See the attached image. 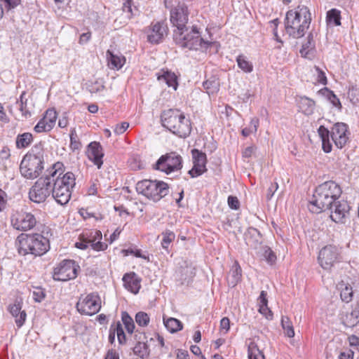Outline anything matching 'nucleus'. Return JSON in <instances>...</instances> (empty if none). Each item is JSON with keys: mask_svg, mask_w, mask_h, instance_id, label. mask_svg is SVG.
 Wrapping results in <instances>:
<instances>
[{"mask_svg": "<svg viewBox=\"0 0 359 359\" xmlns=\"http://www.w3.org/2000/svg\"><path fill=\"white\" fill-rule=\"evenodd\" d=\"M133 352L142 358H147L149 355V347L145 342L138 341L133 348Z\"/></svg>", "mask_w": 359, "mask_h": 359, "instance_id": "e433bc0d", "label": "nucleus"}, {"mask_svg": "<svg viewBox=\"0 0 359 359\" xmlns=\"http://www.w3.org/2000/svg\"><path fill=\"white\" fill-rule=\"evenodd\" d=\"M255 150L254 147H248L245 149L243 151V157L244 158H250L252 156Z\"/></svg>", "mask_w": 359, "mask_h": 359, "instance_id": "0e129e2a", "label": "nucleus"}, {"mask_svg": "<svg viewBox=\"0 0 359 359\" xmlns=\"http://www.w3.org/2000/svg\"><path fill=\"white\" fill-rule=\"evenodd\" d=\"M136 191L147 198L157 202L168 194L169 187L162 181L144 180L137 183Z\"/></svg>", "mask_w": 359, "mask_h": 359, "instance_id": "9d476101", "label": "nucleus"}, {"mask_svg": "<svg viewBox=\"0 0 359 359\" xmlns=\"http://www.w3.org/2000/svg\"><path fill=\"white\" fill-rule=\"evenodd\" d=\"M348 339L349 345L351 347L359 346V337H357L356 335H354V334L351 335L348 337Z\"/></svg>", "mask_w": 359, "mask_h": 359, "instance_id": "680f3d73", "label": "nucleus"}, {"mask_svg": "<svg viewBox=\"0 0 359 359\" xmlns=\"http://www.w3.org/2000/svg\"><path fill=\"white\" fill-rule=\"evenodd\" d=\"M163 323L171 333L177 332L183 328L182 322L174 318H169L167 320L163 318Z\"/></svg>", "mask_w": 359, "mask_h": 359, "instance_id": "2f4dec72", "label": "nucleus"}, {"mask_svg": "<svg viewBox=\"0 0 359 359\" xmlns=\"http://www.w3.org/2000/svg\"><path fill=\"white\" fill-rule=\"evenodd\" d=\"M339 250L334 245L324 247L318 255V261L322 268L325 270L330 269L334 263L339 262Z\"/></svg>", "mask_w": 359, "mask_h": 359, "instance_id": "f3484780", "label": "nucleus"}, {"mask_svg": "<svg viewBox=\"0 0 359 359\" xmlns=\"http://www.w3.org/2000/svg\"><path fill=\"white\" fill-rule=\"evenodd\" d=\"M338 289L340 292V297L343 302L346 303L350 302L353 299V290L351 285L348 283H345L343 280L338 283Z\"/></svg>", "mask_w": 359, "mask_h": 359, "instance_id": "c756f323", "label": "nucleus"}, {"mask_svg": "<svg viewBox=\"0 0 359 359\" xmlns=\"http://www.w3.org/2000/svg\"><path fill=\"white\" fill-rule=\"evenodd\" d=\"M259 119L257 118H253L251 119L249 126L244 128L242 130V135L244 137H248L250 135L255 133L257 132L258 126H259Z\"/></svg>", "mask_w": 359, "mask_h": 359, "instance_id": "ea45409f", "label": "nucleus"}, {"mask_svg": "<svg viewBox=\"0 0 359 359\" xmlns=\"http://www.w3.org/2000/svg\"><path fill=\"white\" fill-rule=\"evenodd\" d=\"M115 335H116V332L114 330V324H112L111 326H110V328H109V341L110 344H114V341H115Z\"/></svg>", "mask_w": 359, "mask_h": 359, "instance_id": "69168bd1", "label": "nucleus"}, {"mask_svg": "<svg viewBox=\"0 0 359 359\" xmlns=\"http://www.w3.org/2000/svg\"><path fill=\"white\" fill-rule=\"evenodd\" d=\"M11 224L18 231H27L36 226V219L32 212L16 210L11 216Z\"/></svg>", "mask_w": 359, "mask_h": 359, "instance_id": "ddd939ff", "label": "nucleus"}, {"mask_svg": "<svg viewBox=\"0 0 359 359\" xmlns=\"http://www.w3.org/2000/svg\"><path fill=\"white\" fill-rule=\"evenodd\" d=\"M59 164H53L48 168L44 175L39 177L29 190V198L35 203H41L52 195L51 184L53 183V173H55Z\"/></svg>", "mask_w": 359, "mask_h": 359, "instance_id": "0eeeda50", "label": "nucleus"}, {"mask_svg": "<svg viewBox=\"0 0 359 359\" xmlns=\"http://www.w3.org/2000/svg\"><path fill=\"white\" fill-rule=\"evenodd\" d=\"M241 277L242 269L238 262H235L229 271L227 278L229 285L231 287L236 286L241 280Z\"/></svg>", "mask_w": 359, "mask_h": 359, "instance_id": "cd10ccee", "label": "nucleus"}, {"mask_svg": "<svg viewBox=\"0 0 359 359\" xmlns=\"http://www.w3.org/2000/svg\"><path fill=\"white\" fill-rule=\"evenodd\" d=\"M22 303L16 300L15 303L9 306L11 314L15 318V323L20 327L25 322L27 314L25 311H21Z\"/></svg>", "mask_w": 359, "mask_h": 359, "instance_id": "b1692460", "label": "nucleus"}, {"mask_svg": "<svg viewBox=\"0 0 359 359\" xmlns=\"http://www.w3.org/2000/svg\"><path fill=\"white\" fill-rule=\"evenodd\" d=\"M259 311L263 314L267 319H272L273 313L267 306L266 292L262 290L259 297Z\"/></svg>", "mask_w": 359, "mask_h": 359, "instance_id": "c85d7f7f", "label": "nucleus"}, {"mask_svg": "<svg viewBox=\"0 0 359 359\" xmlns=\"http://www.w3.org/2000/svg\"><path fill=\"white\" fill-rule=\"evenodd\" d=\"M21 255L41 256L49 249V241L41 234H21L18 237Z\"/></svg>", "mask_w": 359, "mask_h": 359, "instance_id": "6e6552de", "label": "nucleus"}, {"mask_svg": "<svg viewBox=\"0 0 359 359\" xmlns=\"http://www.w3.org/2000/svg\"><path fill=\"white\" fill-rule=\"evenodd\" d=\"M278 189V184L277 182L271 184V185L269 187V189L267 190V193H266V199L268 201L271 199L274 193L277 191Z\"/></svg>", "mask_w": 359, "mask_h": 359, "instance_id": "052dcab7", "label": "nucleus"}, {"mask_svg": "<svg viewBox=\"0 0 359 359\" xmlns=\"http://www.w3.org/2000/svg\"><path fill=\"white\" fill-rule=\"evenodd\" d=\"M19 105V109L22 113L23 118H28L31 116V113L27 108V99L25 100V102L17 103Z\"/></svg>", "mask_w": 359, "mask_h": 359, "instance_id": "603ef678", "label": "nucleus"}, {"mask_svg": "<svg viewBox=\"0 0 359 359\" xmlns=\"http://www.w3.org/2000/svg\"><path fill=\"white\" fill-rule=\"evenodd\" d=\"M33 141L32 134L30 133H24L18 135L16 137V147L18 149L27 147Z\"/></svg>", "mask_w": 359, "mask_h": 359, "instance_id": "7c9ffc66", "label": "nucleus"}, {"mask_svg": "<svg viewBox=\"0 0 359 359\" xmlns=\"http://www.w3.org/2000/svg\"><path fill=\"white\" fill-rule=\"evenodd\" d=\"M203 86L208 95H213L219 90V83L215 79H208L203 82Z\"/></svg>", "mask_w": 359, "mask_h": 359, "instance_id": "4c0bfd02", "label": "nucleus"}, {"mask_svg": "<svg viewBox=\"0 0 359 359\" xmlns=\"http://www.w3.org/2000/svg\"><path fill=\"white\" fill-rule=\"evenodd\" d=\"M316 72H317V81L323 85L327 84V77L323 71L318 67H315Z\"/></svg>", "mask_w": 359, "mask_h": 359, "instance_id": "5fc2aeb1", "label": "nucleus"}, {"mask_svg": "<svg viewBox=\"0 0 359 359\" xmlns=\"http://www.w3.org/2000/svg\"><path fill=\"white\" fill-rule=\"evenodd\" d=\"M129 127V123L127 122H122L120 124L116 125L114 132L116 135L123 134Z\"/></svg>", "mask_w": 359, "mask_h": 359, "instance_id": "4d7b16f0", "label": "nucleus"}, {"mask_svg": "<svg viewBox=\"0 0 359 359\" xmlns=\"http://www.w3.org/2000/svg\"><path fill=\"white\" fill-rule=\"evenodd\" d=\"M167 32L168 27L163 22H156L148 34V41L152 43H158L167 34Z\"/></svg>", "mask_w": 359, "mask_h": 359, "instance_id": "412c9836", "label": "nucleus"}, {"mask_svg": "<svg viewBox=\"0 0 359 359\" xmlns=\"http://www.w3.org/2000/svg\"><path fill=\"white\" fill-rule=\"evenodd\" d=\"M182 168V158L175 151L162 155L154 165V168L166 174L178 171Z\"/></svg>", "mask_w": 359, "mask_h": 359, "instance_id": "f8f14e48", "label": "nucleus"}, {"mask_svg": "<svg viewBox=\"0 0 359 359\" xmlns=\"http://www.w3.org/2000/svg\"><path fill=\"white\" fill-rule=\"evenodd\" d=\"M161 121L163 127L180 137L185 138L191 130L190 120L184 114L177 109H170L161 114Z\"/></svg>", "mask_w": 359, "mask_h": 359, "instance_id": "39448f33", "label": "nucleus"}, {"mask_svg": "<svg viewBox=\"0 0 359 359\" xmlns=\"http://www.w3.org/2000/svg\"><path fill=\"white\" fill-rule=\"evenodd\" d=\"M70 147L73 150L79 149L81 147V143L78 140L75 129H72L70 133Z\"/></svg>", "mask_w": 359, "mask_h": 359, "instance_id": "8fccbe9b", "label": "nucleus"}, {"mask_svg": "<svg viewBox=\"0 0 359 359\" xmlns=\"http://www.w3.org/2000/svg\"><path fill=\"white\" fill-rule=\"evenodd\" d=\"M107 55L109 57L111 65L117 69H121L126 62L125 57L114 54L110 50H107Z\"/></svg>", "mask_w": 359, "mask_h": 359, "instance_id": "72a5a7b5", "label": "nucleus"}, {"mask_svg": "<svg viewBox=\"0 0 359 359\" xmlns=\"http://www.w3.org/2000/svg\"><path fill=\"white\" fill-rule=\"evenodd\" d=\"M162 236L161 245L163 248L168 250L169 245L175 240V235L172 231H166L162 233Z\"/></svg>", "mask_w": 359, "mask_h": 359, "instance_id": "c03bdc74", "label": "nucleus"}, {"mask_svg": "<svg viewBox=\"0 0 359 359\" xmlns=\"http://www.w3.org/2000/svg\"><path fill=\"white\" fill-rule=\"evenodd\" d=\"M230 328V320L227 317L223 318L220 321V330L224 333H226Z\"/></svg>", "mask_w": 359, "mask_h": 359, "instance_id": "13d9d810", "label": "nucleus"}, {"mask_svg": "<svg viewBox=\"0 0 359 359\" xmlns=\"http://www.w3.org/2000/svg\"><path fill=\"white\" fill-rule=\"evenodd\" d=\"M177 359H189L187 351L179 350L177 354Z\"/></svg>", "mask_w": 359, "mask_h": 359, "instance_id": "774afa93", "label": "nucleus"}, {"mask_svg": "<svg viewBox=\"0 0 359 359\" xmlns=\"http://www.w3.org/2000/svg\"><path fill=\"white\" fill-rule=\"evenodd\" d=\"M248 359H265L264 353L254 341L248 344Z\"/></svg>", "mask_w": 359, "mask_h": 359, "instance_id": "473e14b6", "label": "nucleus"}, {"mask_svg": "<svg viewBox=\"0 0 359 359\" xmlns=\"http://www.w3.org/2000/svg\"><path fill=\"white\" fill-rule=\"evenodd\" d=\"M301 55L305 58L311 59L315 53V41L313 36L310 33L307 37V41L304 43L299 51Z\"/></svg>", "mask_w": 359, "mask_h": 359, "instance_id": "a878e982", "label": "nucleus"}, {"mask_svg": "<svg viewBox=\"0 0 359 359\" xmlns=\"http://www.w3.org/2000/svg\"><path fill=\"white\" fill-rule=\"evenodd\" d=\"M342 194L341 187L334 181H327L320 184L315 191L309 210L320 213L339 200Z\"/></svg>", "mask_w": 359, "mask_h": 359, "instance_id": "f03ea898", "label": "nucleus"}, {"mask_svg": "<svg viewBox=\"0 0 359 359\" xmlns=\"http://www.w3.org/2000/svg\"><path fill=\"white\" fill-rule=\"evenodd\" d=\"M60 169L57 168L55 173H53L54 181L51 184L52 197L57 203L65 205L71 198L72 190L76 184L74 174L72 172L64 173L65 167L62 162H57Z\"/></svg>", "mask_w": 359, "mask_h": 359, "instance_id": "f257e3e1", "label": "nucleus"}, {"mask_svg": "<svg viewBox=\"0 0 359 359\" xmlns=\"http://www.w3.org/2000/svg\"><path fill=\"white\" fill-rule=\"evenodd\" d=\"M194 166L189 171L191 177H196L206 172V154L198 149H194L191 151Z\"/></svg>", "mask_w": 359, "mask_h": 359, "instance_id": "6ab92c4d", "label": "nucleus"}, {"mask_svg": "<svg viewBox=\"0 0 359 359\" xmlns=\"http://www.w3.org/2000/svg\"><path fill=\"white\" fill-rule=\"evenodd\" d=\"M43 164V151L39 148L33 149L21 161L20 174L27 180L36 179L41 174L44 168Z\"/></svg>", "mask_w": 359, "mask_h": 359, "instance_id": "1a4fd4ad", "label": "nucleus"}, {"mask_svg": "<svg viewBox=\"0 0 359 359\" xmlns=\"http://www.w3.org/2000/svg\"><path fill=\"white\" fill-rule=\"evenodd\" d=\"M79 266L73 260H63L54 269L53 278L58 281H67L77 276Z\"/></svg>", "mask_w": 359, "mask_h": 359, "instance_id": "2eb2a0df", "label": "nucleus"}, {"mask_svg": "<svg viewBox=\"0 0 359 359\" xmlns=\"http://www.w3.org/2000/svg\"><path fill=\"white\" fill-rule=\"evenodd\" d=\"M264 257L266 258V261L270 264H273V262H275L276 259V257L274 252L270 248H268L267 250H265Z\"/></svg>", "mask_w": 359, "mask_h": 359, "instance_id": "bf43d9fd", "label": "nucleus"}, {"mask_svg": "<svg viewBox=\"0 0 359 359\" xmlns=\"http://www.w3.org/2000/svg\"><path fill=\"white\" fill-rule=\"evenodd\" d=\"M122 280L126 289L134 294L139 292L141 287L140 278L135 273H126Z\"/></svg>", "mask_w": 359, "mask_h": 359, "instance_id": "4be33fe9", "label": "nucleus"}, {"mask_svg": "<svg viewBox=\"0 0 359 359\" xmlns=\"http://www.w3.org/2000/svg\"><path fill=\"white\" fill-rule=\"evenodd\" d=\"M227 202L229 208L233 210H238L240 207V202L236 196H229Z\"/></svg>", "mask_w": 359, "mask_h": 359, "instance_id": "6e6d98bb", "label": "nucleus"}, {"mask_svg": "<svg viewBox=\"0 0 359 359\" xmlns=\"http://www.w3.org/2000/svg\"><path fill=\"white\" fill-rule=\"evenodd\" d=\"M104 89V86L99 81H95L89 86V91L91 93H97L102 92Z\"/></svg>", "mask_w": 359, "mask_h": 359, "instance_id": "864d4df0", "label": "nucleus"}, {"mask_svg": "<svg viewBox=\"0 0 359 359\" xmlns=\"http://www.w3.org/2000/svg\"><path fill=\"white\" fill-rule=\"evenodd\" d=\"M113 324L114 327V330L116 332V334L117 335L118 343L120 344H124L126 341V339L121 323L118 321Z\"/></svg>", "mask_w": 359, "mask_h": 359, "instance_id": "a18cd8bd", "label": "nucleus"}, {"mask_svg": "<svg viewBox=\"0 0 359 359\" xmlns=\"http://www.w3.org/2000/svg\"><path fill=\"white\" fill-rule=\"evenodd\" d=\"M104 359H119V355L114 350L108 351Z\"/></svg>", "mask_w": 359, "mask_h": 359, "instance_id": "338daca9", "label": "nucleus"}, {"mask_svg": "<svg viewBox=\"0 0 359 359\" xmlns=\"http://www.w3.org/2000/svg\"><path fill=\"white\" fill-rule=\"evenodd\" d=\"M33 299L36 302H41L45 298V292L41 287H35L32 292Z\"/></svg>", "mask_w": 359, "mask_h": 359, "instance_id": "3c124183", "label": "nucleus"}, {"mask_svg": "<svg viewBox=\"0 0 359 359\" xmlns=\"http://www.w3.org/2000/svg\"><path fill=\"white\" fill-rule=\"evenodd\" d=\"M10 157L11 153L9 148L8 147H4L0 151V165H1L4 169H6L11 163Z\"/></svg>", "mask_w": 359, "mask_h": 359, "instance_id": "a19ab883", "label": "nucleus"}, {"mask_svg": "<svg viewBox=\"0 0 359 359\" xmlns=\"http://www.w3.org/2000/svg\"><path fill=\"white\" fill-rule=\"evenodd\" d=\"M76 307L82 315L93 316L97 313L101 309V298L97 292L81 295Z\"/></svg>", "mask_w": 359, "mask_h": 359, "instance_id": "9b49d317", "label": "nucleus"}, {"mask_svg": "<svg viewBox=\"0 0 359 359\" xmlns=\"http://www.w3.org/2000/svg\"><path fill=\"white\" fill-rule=\"evenodd\" d=\"M281 325L284 330L285 334L288 337H293L294 336V331L292 323L290 318L287 316H283L281 319Z\"/></svg>", "mask_w": 359, "mask_h": 359, "instance_id": "58836bf2", "label": "nucleus"}, {"mask_svg": "<svg viewBox=\"0 0 359 359\" xmlns=\"http://www.w3.org/2000/svg\"><path fill=\"white\" fill-rule=\"evenodd\" d=\"M297 105L299 110L306 116L311 115L314 111L315 102L307 97H300L297 100Z\"/></svg>", "mask_w": 359, "mask_h": 359, "instance_id": "393cba45", "label": "nucleus"}, {"mask_svg": "<svg viewBox=\"0 0 359 359\" xmlns=\"http://www.w3.org/2000/svg\"><path fill=\"white\" fill-rule=\"evenodd\" d=\"M52 129L53 128L48 125L43 117L39 120V121L34 128V130L38 133L48 132Z\"/></svg>", "mask_w": 359, "mask_h": 359, "instance_id": "49530a36", "label": "nucleus"}, {"mask_svg": "<svg viewBox=\"0 0 359 359\" xmlns=\"http://www.w3.org/2000/svg\"><path fill=\"white\" fill-rule=\"evenodd\" d=\"M326 210H330V217L335 223L345 224L349 217L350 206L344 200L334 202Z\"/></svg>", "mask_w": 359, "mask_h": 359, "instance_id": "dca6fc26", "label": "nucleus"}, {"mask_svg": "<svg viewBox=\"0 0 359 359\" xmlns=\"http://www.w3.org/2000/svg\"><path fill=\"white\" fill-rule=\"evenodd\" d=\"M342 323L348 327H353L359 323V309L355 308L346 312L341 317Z\"/></svg>", "mask_w": 359, "mask_h": 359, "instance_id": "bb28decb", "label": "nucleus"}, {"mask_svg": "<svg viewBox=\"0 0 359 359\" xmlns=\"http://www.w3.org/2000/svg\"><path fill=\"white\" fill-rule=\"evenodd\" d=\"M311 22V14L305 6H299L287 12L285 18L286 33L294 39L302 37Z\"/></svg>", "mask_w": 359, "mask_h": 359, "instance_id": "7ed1b4c3", "label": "nucleus"}, {"mask_svg": "<svg viewBox=\"0 0 359 359\" xmlns=\"http://www.w3.org/2000/svg\"><path fill=\"white\" fill-rule=\"evenodd\" d=\"M157 79L161 83H165L168 87L172 88L174 90H177L178 83L175 73L168 70L161 69L156 74Z\"/></svg>", "mask_w": 359, "mask_h": 359, "instance_id": "5701e85b", "label": "nucleus"}, {"mask_svg": "<svg viewBox=\"0 0 359 359\" xmlns=\"http://www.w3.org/2000/svg\"><path fill=\"white\" fill-rule=\"evenodd\" d=\"M102 233L100 231L83 233L80 241L75 243L77 248L85 250L90 246L92 250L99 252L107 248V244L101 242Z\"/></svg>", "mask_w": 359, "mask_h": 359, "instance_id": "4468645a", "label": "nucleus"}, {"mask_svg": "<svg viewBox=\"0 0 359 359\" xmlns=\"http://www.w3.org/2000/svg\"><path fill=\"white\" fill-rule=\"evenodd\" d=\"M91 38V33L90 32L82 34L79 38V43L85 44L87 43Z\"/></svg>", "mask_w": 359, "mask_h": 359, "instance_id": "e2e57ef3", "label": "nucleus"}, {"mask_svg": "<svg viewBox=\"0 0 359 359\" xmlns=\"http://www.w3.org/2000/svg\"><path fill=\"white\" fill-rule=\"evenodd\" d=\"M173 40L175 43L182 48L189 50H206L212 44L211 42L204 40L201 37L196 26L185 27L184 29L173 31Z\"/></svg>", "mask_w": 359, "mask_h": 359, "instance_id": "423d86ee", "label": "nucleus"}, {"mask_svg": "<svg viewBox=\"0 0 359 359\" xmlns=\"http://www.w3.org/2000/svg\"><path fill=\"white\" fill-rule=\"evenodd\" d=\"M238 67L245 73H250L253 71V65L248 60L247 57L243 55H240L236 58Z\"/></svg>", "mask_w": 359, "mask_h": 359, "instance_id": "f704fd0d", "label": "nucleus"}, {"mask_svg": "<svg viewBox=\"0 0 359 359\" xmlns=\"http://www.w3.org/2000/svg\"><path fill=\"white\" fill-rule=\"evenodd\" d=\"M135 321L138 325L145 327L149 323V317L147 313L140 311L136 313Z\"/></svg>", "mask_w": 359, "mask_h": 359, "instance_id": "09e8293b", "label": "nucleus"}, {"mask_svg": "<svg viewBox=\"0 0 359 359\" xmlns=\"http://www.w3.org/2000/svg\"><path fill=\"white\" fill-rule=\"evenodd\" d=\"M121 318L127 332L130 334L133 333L135 329V324L133 318L126 311L122 312Z\"/></svg>", "mask_w": 359, "mask_h": 359, "instance_id": "79ce46f5", "label": "nucleus"}, {"mask_svg": "<svg viewBox=\"0 0 359 359\" xmlns=\"http://www.w3.org/2000/svg\"><path fill=\"white\" fill-rule=\"evenodd\" d=\"M326 20L328 23H332L335 26L341 25L340 11L336 8H332L327 11Z\"/></svg>", "mask_w": 359, "mask_h": 359, "instance_id": "c9c22d12", "label": "nucleus"}, {"mask_svg": "<svg viewBox=\"0 0 359 359\" xmlns=\"http://www.w3.org/2000/svg\"><path fill=\"white\" fill-rule=\"evenodd\" d=\"M87 155L89 160L93 162L98 169L101 168L103 163L102 157L104 154L102 146L99 142H93L89 144Z\"/></svg>", "mask_w": 359, "mask_h": 359, "instance_id": "aec40b11", "label": "nucleus"}, {"mask_svg": "<svg viewBox=\"0 0 359 359\" xmlns=\"http://www.w3.org/2000/svg\"><path fill=\"white\" fill-rule=\"evenodd\" d=\"M348 97L353 104H359V88L352 86L348 90Z\"/></svg>", "mask_w": 359, "mask_h": 359, "instance_id": "de8ad7c7", "label": "nucleus"}, {"mask_svg": "<svg viewBox=\"0 0 359 359\" xmlns=\"http://www.w3.org/2000/svg\"><path fill=\"white\" fill-rule=\"evenodd\" d=\"M57 118V114L54 109H48L46 110L43 118L48 123L50 127L53 128Z\"/></svg>", "mask_w": 359, "mask_h": 359, "instance_id": "37998d69", "label": "nucleus"}, {"mask_svg": "<svg viewBox=\"0 0 359 359\" xmlns=\"http://www.w3.org/2000/svg\"><path fill=\"white\" fill-rule=\"evenodd\" d=\"M189 11L186 5H178L170 11V20L172 25L176 28L174 31H180L187 27L188 22Z\"/></svg>", "mask_w": 359, "mask_h": 359, "instance_id": "a211bd4d", "label": "nucleus"}, {"mask_svg": "<svg viewBox=\"0 0 359 359\" xmlns=\"http://www.w3.org/2000/svg\"><path fill=\"white\" fill-rule=\"evenodd\" d=\"M318 133L322 141L323 149L325 153L332 151L330 139L338 149L344 147L349 139L348 126L344 123H335L330 131L323 126H320Z\"/></svg>", "mask_w": 359, "mask_h": 359, "instance_id": "20e7f679", "label": "nucleus"}]
</instances>
